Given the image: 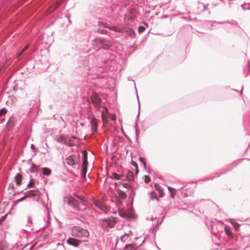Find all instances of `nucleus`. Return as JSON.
I'll return each mask as SVG.
<instances>
[{
	"instance_id": "1",
	"label": "nucleus",
	"mask_w": 250,
	"mask_h": 250,
	"mask_svg": "<svg viewBox=\"0 0 250 250\" xmlns=\"http://www.w3.org/2000/svg\"><path fill=\"white\" fill-rule=\"evenodd\" d=\"M92 44L99 48V50L96 54L88 56L89 73L90 75H99L104 72L103 66L106 63V59L103 56H99L98 54L102 52L103 49L108 50L111 44L105 42L103 39L96 38L93 40Z\"/></svg>"
},
{
	"instance_id": "2",
	"label": "nucleus",
	"mask_w": 250,
	"mask_h": 250,
	"mask_svg": "<svg viewBox=\"0 0 250 250\" xmlns=\"http://www.w3.org/2000/svg\"><path fill=\"white\" fill-rule=\"evenodd\" d=\"M55 140L60 144H63L69 146H78L79 144V139L75 136H68L61 134L57 137Z\"/></svg>"
},
{
	"instance_id": "3",
	"label": "nucleus",
	"mask_w": 250,
	"mask_h": 250,
	"mask_svg": "<svg viewBox=\"0 0 250 250\" xmlns=\"http://www.w3.org/2000/svg\"><path fill=\"white\" fill-rule=\"evenodd\" d=\"M71 230L73 236L84 239L83 241H87L89 233L88 231L84 228L77 226H74L71 227Z\"/></svg>"
},
{
	"instance_id": "4",
	"label": "nucleus",
	"mask_w": 250,
	"mask_h": 250,
	"mask_svg": "<svg viewBox=\"0 0 250 250\" xmlns=\"http://www.w3.org/2000/svg\"><path fill=\"white\" fill-rule=\"evenodd\" d=\"M116 218L111 216L108 218L101 219L99 220L98 224L104 230H107L108 228H112L116 223Z\"/></svg>"
},
{
	"instance_id": "5",
	"label": "nucleus",
	"mask_w": 250,
	"mask_h": 250,
	"mask_svg": "<svg viewBox=\"0 0 250 250\" xmlns=\"http://www.w3.org/2000/svg\"><path fill=\"white\" fill-rule=\"evenodd\" d=\"M78 158L76 155H70L65 159V163L68 165L72 167L73 168L76 167L78 165Z\"/></svg>"
},
{
	"instance_id": "6",
	"label": "nucleus",
	"mask_w": 250,
	"mask_h": 250,
	"mask_svg": "<svg viewBox=\"0 0 250 250\" xmlns=\"http://www.w3.org/2000/svg\"><path fill=\"white\" fill-rule=\"evenodd\" d=\"M90 101L93 105L95 107H100L101 105V100L96 93H92L90 97Z\"/></svg>"
},
{
	"instance_id": "7",
	"label": "nucleus",
	"mask_w": 250,
	"mask_h": 250,
	"mask_svg": "<svg viewBox=\"0 0 250 250\" xmlns=\"http://www.w3.org/2000/svg\"><path fill=\"white\" fill-rule=\"evenodd\" d=\"M81 243V241L72 237H69L66 240V243L68 245L75 248L78 247Z\"/></svg>"
},
{
	"instance_id": "8",
	"label": "nucleus",
	"mask_w": 250,
	"mask_h": 250,
	"mask_svg": "<svg viewBox=\"0 0 250 250\" xmlns=\"http://www.w3.org/2000/svg\"><path fill=\"white\" fill-rule=\"evenodd\" d=\"M0 250H20L17 247H13L12 249L9 247L8 244L4 241H0Z\"/></svg>"
},
{
	"instance_id": "9",
	"label": "nucleus",
	"mask_w": 250,
	"mask_h": 250,
	"mask_svg": "<svg viewBox=\"0 0 250 250\" xmlns=\"http://www.w3.org/2000/svg\"><path fill=\"white\" fill-rule=\"evenodd\" d=\"M94 205L98 208L99 209H100L102 211L104 212L105 213H108V209L107 207L105 206L103 203L102 202L98 201H95L94 202Z\"/></svg>"
},
{
	"instance_id": "10",
	"label": "nucleus",
	"mask_w": 250,
	"mask_h": 250,
	"mask_svg": "<svg viewBox=\"0 0 250 250\" xmlns=\"http://www.w3.org/2000/svg\"><path fill=\"white\" fill-rule=\"evenodd\" d=\"M243 124L244 128L247 130V134L249 133L250 135V116L245 117Z\"/></svg>"
},
{
	"instance_id": "11",
	"label": "nucleus",
	"mask_w": 250,
	"mask_h": 250,
	"mask_svg": "<svg viewBox=\"0 0 250 250\" xmlns=\"http://www.w3.org/2000/svg\"><path fill=\"white\" fill-rule=\"evenodd\" d=\"M106 27L109 29L111 32H115L117 33H122L123 32V28L120 27L116 26L114 25H109L106 24Z\"/></svg>"
},
{
	"instance_id": "12",
	"label": "nucleus",
	"mask_w": 250,
	"mask_h": 250,
	"mask_svg": "<svg viewBox=\"0 0 250 250\" xmlns=\"http://www.w3.org/2000/svg\"><path fill=\"white\" fill-rule=\"evenodd\" d=\"M82 165L87 166V152L85 150H83L82 151Z\"/></svg>"
},
{
	"instance_id": "13",
	"label": "nucleus",
	"mask_w": 250,
	"mask_h": 250,
	"mask_svg": "<svg viewBox=\"0 0 250 250\" xmlns=\"http://www.w3.org/2000/svg\"><path fill=\"white\" fill-rule=\"evenodd\" d=\"M154 187L156 190H157L159 193V197H163L164 195V192L162 188L160 186V185L158 183H155L154 185Z\"/></svg>"
},
{
	"instance_id": "14",
	"label": "nucleus",
	"mask_w": 250,
	"mask_h": 250,
	"mask_svg": "<svg viewBox=\"0 0 250 250\" xmlns=\"http://www.w3.org/2000/svg\"><path fill=\"white\" fill-rule=\"evenodd\" d=\"M231 168H229V169H226L225 170H224L223 171H222V172H220V173H215L213 174V176H211V177H209L206 180H212L214 178H216V177H219L220 175H222V174H225L227 171H228L229 170H230Z\"/></svg>"
},
{
	"instance_id": "15",
	"label": "nucleus",
	"mask_w": 250,
	"mask_h": 250,
	"mask_svg": "<svg viewBox=\"0 0 250 250\" xmlns=\"http://www.w3.org/2000/svg\"><path fill=\"white\" fill-rule=\"evenodd\" d=\"M148 195L150 200H156L157 201H158L159 200L156 192L154 190L149 192Z\"/></svg>"
},
{
	"instance_id": "16",
	"label": "nucleus",
	"mask_w": 250,
	"mask_h": 250,
	"mask_svg": "<svg viewBox=\"0 0 250 250\" xmlns=\"http://www.w3.org/2000/svg\"><path fill=\"white\" fill-rule=\"evenodd\" d=\"M225 232L226 234L230 238H233L234 237V235L230 229L229 228L228 226H226L225 227Z\"/></svg>"
},
{
	"instance_id": "17",
	"label": "nucleus",
	"mask_w": 250,
	"mask_h": 250,
	"mask_svg": "<svg viewBox=\"0 0 250 250\" xmlns=\"http://www.w3.org/2000/svg\"><path fill=\"white\" fill-rule=\"evenodd\" d=\"M64 0H59L58 1H56L55 3V5L53 6H52L50 7V12H53L58 7H59L62 2Z\"/></svg>"
},
{
	"instance_id": "18",
	"label": "nucleus",
	"mask_w": 250,
	"mask_h": 250,
	"mask_svg": "<svg viewBox=\"0 0 250 250\" xmlns=\"http://www.w3.org/2000/svg\"><path fill=\"white\" fill-rule=\"evenodd\" d=\"M87 172V166L82 165L81 175L83 178H85Z\"/></svg>"
},
{
	"instance_id": "19",
	"label": "nucleus",
	"mask_w": 250,
	"mask_h": 250,
	"mask_svg": "<svg viewBox=\"0 0 250 250\" xmlns=\"http://www.w3.org/2000/svg\"><path fill=\"white\" fill-rule=\"evenodd\" d=\"M39 192V190L38 189H33V190H28L27 191L24 192V194H29V195L28 196V197H31L35 196L36 195V192Z\"/></svg>"
},
{
	"instance_id": "20",
	"label": "nucleus",
	"mask_w": 250,
	"mask_h": 250,
	"mask_svg": "<svg viewBox=\"0 0 250 250\" xmlns=\"http://www.w3.org/2000/svg\"><path fill=\"white\" fill-rule=\"evenodd\" d=\"M42 173L43 175L46 176H49L51 174V170L50 169L47 167L42 168Z\"/></svg>"
},
{
	"instance_id": "21",
	"label": "nucleus",
	"mask_w": 250,
	"mask_h": 250,
	"mask_svg": "<svg viewBox=\"0 0 250 250\" xmlns=\"http://www.w3.org/2000/svg\"><path fill=\"white\" fill-rule=\"evenodd\" d=\"M126 177L128 180L132 181L134 179V176L133 172L131 171H128L126 174Z\"/></svg>"
},
{
	"instance_id": "22",
	"label": "nucleus",
	"mask_w": 250,
	"mask_h": 250,
	"mask_svg": "<svg viewBox=\"0 0 250 250\" xmlns=\"http://www.w3.org/2000/svg\"><path fill=\"white\" fill-rule=\"evenodd\" d=\"M22 176L20 173H17L15 176V179L18 186H20L21 184Z\"/></svg>"
},
{
	"instance_id": "23",
	"label": "nucleus",
	"mask_w": 250,
	"mask_h": 250,
	"mask_svg": "<svg viewBox=\"0 0 250 250\" xmlns=\"http://www.w3.org/2000/svg\"><path fill=\"white\" fill-rule=\"evenodd\" d=\"M127 0H114V2H117V4L120 7V8H121L122 7H125V6L126 1Z\"/></svg>"
},
{
	"instance_id": "24",
	"label": "nucleus",
	"mask_w": 250,
	"mask_h": 250,
	"mask_svg": "<svg viewBox=\"0 0 250 250\" xmlns=\"http://www.w3.org/2000/svg\"><path fill=\"white\" fill-rule=\"evenodd\" d=\"M136 247L134 244H130L125 245L124 250H135Z\"/></svg>"
},
{
	"instance_id": "25",
	"label": "nucleus",
	"mask_w": 250,
	"mask_h": 250,
	"mask_svg": "<svg viewBox=\"0 0 250 250\" xmlns=\"http://www.w3.org/2000/svg\"><path fill=\"white\" fill-rule=\"evenodd\" d=\"M168 189L169 191L170 192V196L171 198H174L175 194H176V190L171 187H168Z\"/></svg>"
},
{
	"instance_id": "26",
	"label": "nucleus",
	"mask_w": 250,
	"mask_h": 250,
	"mask_svg": "<svg viewBox=\"0 0 250 250\" xmlns=\"http://www.w3.org/2000/svg\"><path fill=\"white\" fill-rule=\"evenodd\" d=\"M29 46V44H26L23 48L18 54L17 58L18 59H19V57L22 55L23 52H24L25 50H26Z\"/></svg>"
},
{
	"instance_id": "27",
	"label": "nucleus",
	"mask_w": 250,
	"mask_h": 250,
	"mask_svg": "<svg viewBox=\"0 0 250 250\" xmlns=\"http://www.w3.org/2000/svg\"><path fill=\"white\" fill-rule=\"evenodd\" d=\"M118 194L121 199H125L126 197V193L121 190H119Z\"/></svg>"
},
{
	"instance_id": "28",
	"label": "nucleus",
	"mask_w": 250,
	"mask_h": 250,
	"mask_svg": "<svg viewBox=\"0 0 250 250\" xmlns=\"http://www.w3.org/2000/svg\"><path fill=\"white\" fill-rule=\"evenodd\" d=\"M91 129L92 130L93 133H95L97 132L98 130V127L97 125L94 123H92L91 124Z\"/></svg>"
},
{
	"instance_id": "29",
	"label": "nucleus",
	"mask_w": 250,
	"mask_h": 250,
	"mask_svg": "<svg viewBox=\"0 0 250 250\" xmlns=\"http://www.w3.org/2000/svg\"><path fill=\"white\" fill-rule=\"evenodd\" d=\"M38 170V167L35 165L34 164L32 165V167L30 168V171L31 173H35Z\"/></svg>"
},
{
	"instance_id": "30",
	"label": "nucleus",
	"mask_w": 250,
	"mask_h": 250,
	"mask_svg": "<svg viewBox=\"0 0 250 250\" xmlns=\"http://www.w3.org/2000/svg\"><path fill=\"white\" fill-rule=\"evenodd\" d=\"M128 235L127 233H125L121 237V240L122 242H125L127 239Z\"/></svg>"
},
{
	"instance_id": "31",
	"label": "nucleus",
	"mask_w": 250,
	"mask_h": 250,
	"mask_svg": "<svg viewBox=\"0 0 250 250\" xmlns=\"http://www.w3.org/2000/svg\"><path fill=\"white\" fill-rule=\"evenodd\" d=\"M7 111V109L4 107L0 109V117L5 115Z\"/></svg>"
},
{
	"instance_id": "32",
	"label": "nucleus",
	"mask_w": 250,
	"mask_h": 250,
	"mask_svg": "<svg viewBox=\"0 0 250 250\" xmlns=\"http://www.w3.org/2000/svg\"><path fill=\"white\" fill-rule=\"evenodd\" d=\"M150 181V178L149 176L145 175V182L146 183H149Z\"/></svg>"
},
{
	"instance_id": "33",
	"label": "nucleus",
	"mask_w": 250,
	"mask_h": 250,
	"mask_svg": "<svg viewBox=\"0 0 250 250\" xmlns=\"http://www.w3.org/2000/svg\"><path fill=\"white\" fill-rule=\"evenodd\" d=\"M137 125L136 124L135 125V134H136V138L137 139L138 138V135H139V130L137 129Z\"/></svg>"
},
{
	"instance_id": "34",
	"label": "nucleus",
	"mask_w": 250,
	"mask_h": 250,
	"mask_svg": "<svg viewBox=\"0 0 250 250\" xmlns=\"http://www.w3.org/2000/svg\"><path fill=\"white\" fill-rule=\"evenodd\" d=\"M98 32L101 33V34H107L108 31L106 30L105 29H98Z\"/></svg>"
},
{
	"instance_id": "35",
	"label": "nucleus",
	"mask_w": 250,
	"mask_h": 250,
	"mask_svg": "<svg viewBox=\"0 0 250 250\" xmlns=\"http://www.w3.org/2000/svg\"><path fill=\"white\" fill-rule=\"evenodd\" d=\"M145 29L144 26L141 25L138 28V31L139 32H143L145 31Z\"/></svg>"
},
{
	"instance_id": "36",
	"label": "nucleus",
	"mask_w": 250,
	"mask_h": 250,
	"mask_svg": "<svg viewBox=\"0 0 250 250\" xmlns=\"http://www.w3.org/2000/svg\"><path fill=\"white\" fill-rule=\"evenodd\" d=\"M29 194H26V195L24 194V196L22 197H21V198H20L18 200V202H21V201H22L24 199H25L26 198H27L28 197V196H29Z\"/></svg>"
},
{
	"instance_id": "37",
	"label": "nucleus",
	"mask_w": 250,
	"mask_h": 250,
	"mask_svg": "<svg viewBox=\"0 0 250 250\" xmlns=\"http://www.w3.org/2000/svg\"><path fill=\"white\" fill-rule=\"evenodd\" d=\"M109 118H110L111 120H113V121H114V120H116V117H115V116L114 115H113V114H110V115H109Z\"/></svg>"
},
{
	"instance_id": "38",
	"label": "nucleus",
	"mask_w": 250,
	"mask_h": 250,
	"mask_svg": "<svg viewBox=\"0 0 250 250\" xmlns=\"http://www.w3.org/2000/svg\"><path fill=\"white\" fill-rule=\"evenodd\" d=\"M137 99H138V103H139V112H138V115H137V118H138L139 116V115H140V101H139V97H138L137 93Z\"/></svg>"
},
{
	"instance_id": "39",
	"label": "nucleus",
	"mask_w": 250,
	"mask_h": 250,
	"mask_svg": "<svg viewBox=\"0 0 250 250\" xmlns=\"http://www.w3.org/2000/svg\"><path fill=\"white\" fill-rule=\"evenodd\" d=\"M74 204L75 205V206L77 208H79L80 205H79V203L76 201V200H75L74 201Z\"/></svg>"
},
{
	"instance_id": "40",
	"label": "nucleus",
	"mask_w": 250,
	"mask_h": 250,
	"mask_svg": "<svg viewBox=\"0 0 250 250\" xmlns=\"http://www.w3.org/2000/svg\"><path fill=\"white\" fill-rule=\"evenodd\" d=\"M131 164L132 165L136 167V168H138V166H137V164L135 162L131 161Z\"/></svg>"
},
{
	"instance_id": "41",
	"label": "nucleus",
	"mask_w": 250,
	"mask_h": 250,
	"mask_svg": "<svg viewBox=\"0 0 250 250\" xmlns=\"http://www.w3.org/2000/svg\"><path fill=\"white\" fill-rule=\"evenodd\" d=\"M30 148L33 150H37V148L35 147L34 144H31Z\"/></svg>"
},
{
	"instance_id": "42",
	"label": "nucleus",
	"mask_w": 250,
	"mask_h": 250,
	"mask_svg": "<svg viewBox=\"0 0 250 250\" xmlns=\"http://www.w3.org/2000/svg\"><path fill=\"white\" fill-rule=\"evenodd\" d=\"M113 177L117 179H120V175H118V174L117 173H114L113 175Z\"/></svg>"
},
{
	"instance_id": "43",
	"label": "nucleus",
	"mask_w": 250,
	"mask_h": 250,
	"mask_svg": "<svg viewBox=\"0 0 250 250\" xmlns=\"http://www.w3.org/2000/svg\"><path fill=\"white\" fill-rule=\"evenodd\" d=\"M139 161H140V162L141 163H142L143 164V162H145V159H144V158H143V157H140V158H139Z\"/></svg>"
},
{
	"instance_id": "44",
	"label": "nucleus",
	"mask_w": 250,
	"mask_h": 250,
	"mask_svg": "<svg viewBox=\"0 0 250 250\" xmlns=\"http://www.w3.org/2000/svg\"><path fill=\"white\" fill-rule=\"evenodd\" d=\"M201 4L202 5V6H203V11H205L206 10V9H207V6L205 5L203 3H201Z\"/></svg>"
},
{
	"instance_id": "45",
	"label": "nucleus",
	"mask_w": 250,
	"mask_h": 250,
	"mask_svg": "<svg viewBox=\"0 0 250 250\" xmlns=\"http://www.w3.org/2000/svg\"><path fill=\"white\" fill-rule=\"evenodd\" d=\"M79 199L81 200V201L82 202V204L83 205L85 206V201H84L82 198H81V197H79Z\"/></svg>"
},
{
	"instance_id": "46",
	"label": "nucleus",
	"mask_w": 250,
	"mask_h": 250,
	"mask_svg": "<svg viewBox=\"0 0 250 250\" xmlns=\"http://www.w3.org/2000/svg\"><path fill=\"white\" fill-rule=\"evenodd\" d=\"M28 222L32 223V220L31 216H28Z\"/></svg>"
},
{
	"instance_id": "47",
	"label": "nucleus",
	"mask_w": 250,
	"mask_h": 250,
	"mask_svg": "<svg viewBox=\"0 0 250 250\" xmlns=\"http://www.w3.org/2000/svg\"><path fill=\"white\" fill-rule=\"evenodd\" d=\"M143 166H144V168L145 169H146L147 168V166H146V162H143Z\"/></svg>"
},
{
	"instance_id": "48",
	"label": "nucleus",
	"mask_w": 250,
	"mask_h": 250,
	"mask_svg": "<svg viewBox=\"0 0 250 250\" xmlns=\"http://www.w3.org/2000/svg\"><path fill=\"white\" fill-rule=\"evenodd\" d=\"M218 23H229V21H222V22H217Z\"/></svg>"
},
{
	"instance_id": "49",
	"label": "nucleus",
	"mask_w": 250,
	"mask_h": 250,
	"mask_svg": "<svg viewBox=\"0 0 250 250\" xmlns=\"http://www.w3.org/2000/svg\"><path fill=\"white\" fill-rule=\"evenodd\" d=\"M148 172L151 174H152V173H154L153 170L152 169L151 170L149 169Z\"/></svg>"
},
{
	"instance_id": "50",
	"label": "nucleus",
	"mask_w": 250,
	"mask_h": 250,
	"mask_svg": "<svg viewBox=\"0 0 250 250\" xmlns=\"http://www.w3.org/2000/svg\"><path fill=\"white\" fill-rule=\"evenodd\" d=\"M248 67H249V70H250V61H248Z\"/></svg>"
},
{
	"instance_id": "51",
	"label": "nucleus",
	"mask_w": 250,
	"mask_h": 250,
	"mask_svg": "<svg viewBox=\"0 0 250 250\" xmlns=\"http://www.w3.org/2000/svg\"><path fill=\"white\" fill-rule=\"evenodd\" d=\"M139 172V169H138V168H136V171H135V174L137 175V173Z\"/></svg>"
},
{
	"instance_id": "52",
	"label": "nucleus",
	"mask_w": 250,
	"mask_h": 250,
	"mask_svg": "<svg viewBox=\"0 0 250 250\" xmlns=\"http://www.w3.org/2000/svg\"><path fill=\"white\" fill-rule=\"evenodd\" d=\"M124 186L125 187L127 188L128 186V185L127 184H124Z\"/></svg>"
},
{
	"instance_id": "53",
	"label": "nucleus",
	"mask_w": 250,
	"mask_h": 250,
	"mask_svg": "<svg viewBox=\"0 0 250 250\" xmlns=\"http://www.w3.org/2000/svg\"><path fill=\"white\" fill-rule=\"evenodd\" d=\"M30 187V182L27 185V188H29Z\"/></svg>"
},
{
	"instance_id": "54",
	"label": "nucleus",
	"mask_w": 250,
	"mask_h": 250,
	"mask_svg": "<svg viewBox=\"0 0 250 250\" xmlns=\"http://www.w3.org/2000/svg\"><path fill=\"white\" fill-rule=\"evenodd\" d=\"M11 187L12 188H14V186L13 185V184H10V185H9V187Z\"/></svg>"
},
{
	"instance_id": "55",
	"label": "nucleus",
	"mask_w": 250,
	"mask_h": 250,
	"mask_svg": "<svg viewBox=\"0 0 250 250\" xmlns=\"http://www.w3.org/2000/svg\"><path fill=\"white\" fill-rule=\"evenodd\" d=\"M31 160H32V159H31V158L29 159L28 160V163H29V162L31 161Z\"/></svg>"
},
{
	"instance_id": "56",
	"label": "nucleus",
	"mask_w": 250,
	"mask_h": 250,
	"mask_svg": "<svg viewBox=\"0 0 250 250\" xmlns=\"http://www.w3.org/2000/svg\"><path fill=\"white\" fill-rule=\"evenodd\" d=\"M156 248L158 250H161V249L156 245Z\"/></svg>"
},
{
	"instance_id": "57",
	"label": "nucleus",
	"mask_w": 250,
	"mask_h": 250,
	"mask_svg": "<svg viewBox=\"0 0 250 250\" xmlns=\"http://www.w3.org/2000/svg\"><path fill=\"white\" fill-rule=\"evenodd\" d=\"M243 89V87L242 86V88H241V93H242V92Z\"/></svg>"
},
{
	"instance_id": "58",
	"label": "nucleus",
	"mask_w": 250,
	"mask_h": 250,
	"mask_svg": "<svg viewBox=\"0 0 250 250\" xmlns=\"http://www.w3.org/2000/svg\"><path fill=\"white\" fill-rule=\"evenodd\" d=\"M47 216H48V221H49V214L47 213Z\"/></svg>"
},
{
	"instance_id": "59",
	"label": "nucleus",
	"mask_w": 250,
	"mask_h": 250,
	"mask_svg": "<svg viewBox=\"0 0 250 250\" xmlns=\"http://www.w3.org/2000/svg\"><path fill=\"white\" fill-rule=\"evenodd\" d=\"M81 125H84V124L83 123L81 124Z\"/></svg>"
},
{
	"instance_id": "60",
	"label": "nucleus",
	"mask_w": 250,
	"mask_h": 250,
	"mask_svg": "<svg viewBox=\"0 0 250 250\" xmlns=\"http://www.w3.org/2000/svg\"><path fill=\"white\" fill-rule=\"evenodd\" d=\"M106 55V53H104V56H105Z\"/></svg>"
},
{
	"instance_id": "61",
	"label": "nucleus",
	"mask_w": 250,
	"mask_h": 250,
	"mask_svg": "<svg viewBox=\"0 0 250 250\" xmlns=\"http://www.w3.org/2000/svg\"><path fill=\"white\" fill-rule=\"evenodd\" d=\"M103 113H104V111H102V115H103Z\"/></svg>"
},
{
	"instance_id": "62",
	"label": "nucleus",
	"mask_w": 250,
	"mask_h": 250,
	"mask_svg": "<svg viewBox=\"0 0 250 250\" xmlns=\"http://www.w3.org/2000/svg\"><path fill=\"white\" fill-rule=\"evenodd\" d=\"M32 180H33V179H30V182H31Z\"/></svg>"
},
{
	"instance_id": "63",
	"label": "nucleus",
	"mask_w": 250,
	"mask_h": 250,
	"mask_svg": "<svg viewBox=\"0 0 250 250\" xmlns=\"http://www.w3.org/2000/svg\"><path fill=\"white\" fill-rule=\"evenodd\" d=\"M250 146V141L249 146Z\"/></svg>"
}]
</instances>
